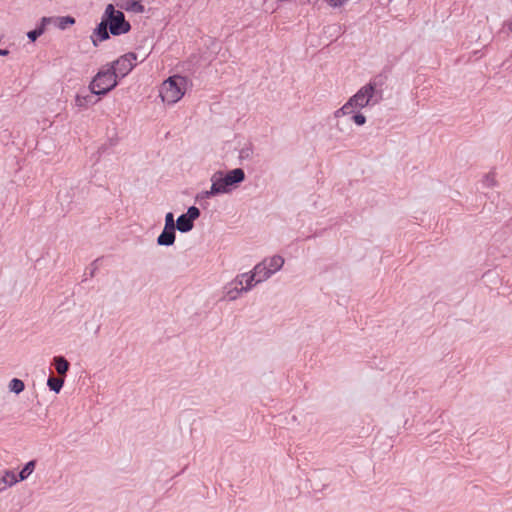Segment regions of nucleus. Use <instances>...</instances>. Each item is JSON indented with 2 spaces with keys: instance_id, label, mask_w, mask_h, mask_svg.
I'll use <instances>...</instances> for the list:
<instances>
[{
  "instance_id": "nucleus-1",
  "label": "nucleus",
  "mask_w": 512,
  "mask_h": 512,
  "mask_svg": "<svg viewBox=\"0 0 512 512\" xmlns=\"http://www.w3.org/2000/svg\"><path fill=\"white\" fill-rule=\"evenodd\" d=\"M245 180V172L241 168L230 170L225 175L222 171H217L211 176V183L218 195L230 193L234 186Z\"/></svg>"
},
{
  "instance_id": "nucleus-29",
  "label": "nucleus",
  "mask_w": 512,
  "mask_h": 512,
  "mask_svg": "<svg viewBox=\"0 0 512 512\" xmlns=\"http://www.w3.org/2000/svg\"><path fill=\"white\" fill-rule=\"evenodd\" d=\"M347 0H329V4L332 7L342 6Z\"/></svg>"
},
{
  "instance_id": "nucleus-7",
  "label": "nucleus",
  "mask_w": 512,
  "mask_h": 512,
  "mask_svg": "<svg viewBox=\"0 0 512 512\" xmlns=\"http://www.w3.org/2000/svg\"><path fill=\"white\" fill-rule=\"evenodd\" d=\"M200 216V210L191 206L185 214H181L176 220V229L182 233L191 231L194 227V221Z\"/></svg>"
},
{
  "instance_id": "nucleus-14",
  "label": "nucleus",
  "mask_w": 512,
  "mask_h": 512,
  "mask_svg": "<svg viewBox=\"0 0 512 512\" xmlns=\"http://www.w3.org/2000/svg\"><path fill=\"white\" fill-rule=\"evenodd\" d=\"M19 482L16 474L13 471L6 470L2 477H0V491L6 490L8 487L13 486Z\"/></svg>"
},
{
  "instance_id": "nucleus-12",
  "label": "nucleus",
  "mask_w": 512,
  "mask_h": 512,
  "mask_svg": "<svg viewBox=\"0 0 512 512\" xmlns=\"http://www.w3.org/2000/svg\"><path fill=\"white\" fill-rule=\"evenodd\" d=\"M96 94L91 91L86 94H77L75 97V105L79 108L85 109L91 105H94L98 102V99L95 98Z\"/></svg>"
},
{
  "instance_id": "nucleus-26",
  "label": "nucleus",
  "mask_w": 512,
  "mask_h": 512,
  "mask_svg": "<svg viewBox=\"0 0 512 512\" xmlns=\"http://www.w3.org/2000/svg\"><path fill=\"white\" fill-rule=\"evenodd\" d=\"M164 227L168 228H176V222L174 220V215L172 212H168L165 216V225Z\"/></svg>"
},
{
  "instance_id": "nucleus-27",
  "label": "nucleus",
  "mask_w": 512,
  "mask_h": 512,
  "mask_svg": "<svg viewBox=\"0 0 512 512\" xmlns=\"http://www.w3.org/2000/svg\"><path fill=\"white\" fill-rule=\"evenodd\" d=\"M483 184L486 187H494L496 185L495 177L492 174H487L483 179Z\"/></svg>"
},
{
  "instance_id": "nucleus-3",
  "label": "nucleus",
  "mask_w": 512,
  "mask_h": 512,
  "mask_svg": "<svg viewBox=\"0 0 512 512\" xmlns=\"http://www.w3.org/2000/svg\"><path fill=\"white\" fill-rule=\"evenodd\" d=\"M117 86V77L107 65L104 69L98 71L89 84V90L96 95H105Z\"/></svg>"
},
{
  "instance_id": "nucleus-5",
  "label": "nucleus",
  "mask_w": 512,
  "mask_h": 512,
  "mask_svg": "<svg viewBox=\"0 0 512 512\" xmlns=\"http://www.w3.org/2000/svg\"><path fill=\"white\" fill-rule=\"evenodd\" d=\"M103 18L107 21L110 33L114 36L125 34L131 29V25L126 21L124 13L116 10L112 4L107 5Z\"/></svg>"
},
{
  "instance_id": "nucleus-23",
  "label": "nucleus",
  "mask_w": 512,
  "mask_h": 512,
  "mask_svg": "<svg viewBox=\"0 0 512 512\" xmlns=\"http://www.w3.org/2000/svg\"><path fill=\"white\" fill-rule=\"evenodd\" d=\"M214 189L215 188H214L213 184H211V187H210L209 190L202 191V192H200V193H198L196 195V201H201L203 199H209V198H212L214 196H217L218 193Z\"/></svg>"
},
{
  "instance_id": "nucleus-2",
  "label": "nucleus",
  "mask_w": 512,
  "mask_h": 512,
  "mask_svg": "<svg viewBox=\"0 0 512 512\" xmlns=\"http://www.w3.org/2000/svg\"><path fill=\"white\" fill-rule=\"evenodd\" d=\"M186 79L179 75H174L165 80L160 87V97L167 104H175L185 93Z\"/></svg>"
},
{
  "instance_id": "nucleus-18",
  "label": "nucleus",
  "mask_w": 512,
  "mask_h": 512,
  "mask_svg": "<svg viewBox=\"0 0 512 512\" xmlns=\"http://www.w3.org/2000/svg\"><path fill=\"white\" fill-rule=\"evenodd\" d=\"M226 289V298L230 301L236 300L239 295L244 292L241 290V285L233 284L231 282L225 287Z\"/></svg>"
},
{
  "instance_id": "nucleus-13",
  "label": "nucleus",
  "mask_w": 512,
  "mask_h": 512,
  "mask_svg": "<svg viewBox=\"0 0 512 512\" xmlns=\"http://www.w3.org/2000/svg\"><path fill=\"white\" fill-rule=\"evenodd\" d=\"M51 23V18L43 17L40 21L39 26L36 29L31 30L27 33V37L29 38V40L32 42L36 41L37 38L45 32L46 26Z\"/></svg>"
},
{
  "instance_id": "nucleus-31",
  "label": "nucleus",
  "mask_w": 512,
  "mask_h": 512,
  "mask_svg": "<svg viewBox=\"0 0 512 512\" xmlns=\"http://www.w3.org/2000/svg\"><path fill=\"white\" fill-rule=\"evenodd\" d=\"M508 30L512 33V19L507 23Z\"/></svg>"
},
{
  "instance_id": "nucleus-10",
  "label": "nucleus",
  "mask_w": 512,
  "mask_h": 512,
  "mask_svg": "<svg viewBox=\"0 0 512 512\" xmlns=\"http://www.w3.org/2000/svg\"><path fill=\"white\" fill-rule=\"evenodd\" d=\"M108 24L107 21H105L104 18H102V21L98 24V26L94 29V32L91 36V40L93 45L96 47L98 46L99 41H105L109 39V32H108Z\"/></svg>"
},
{
  "instance_id": "nucleus-16",
  "label": "nucleus",
  "mask_w": 512,
  "mask_h": 512,
  "mask_svg": "<svg viewBox=\"0 0 512 512\" xmlns=\"http://www.w3.org/2000/svg\"><path fill=\"white\" fill-rule=\"evenodd\" d=\"M53 364L60 376H65L70 367V363L63 356L54 357Z\"/></svg>"
},
{
  "instance_id": "nucleus-8",
  "label": "nucleus",
  "mask_w": 512,
  "mask_h": 512,
  "mask_svg": "<svg viewBox=\"0 0 512 512\" xmlns=\"http://www.w3.org/2000/svg\"><path fill=\"white\" fill-rule=\"evenodd\" d=\"M267 263L268 270L260 278H257L256 283H261L270 278L274 273L279 271L284 265V258L280 255H274L263 260Z\"/></svg>"
},
{
  "instance_id": "nucleus-21",
  "label": "nucleus",
  "mask_w": 512,
  "mask_h": 512,
  "mask_svg": "<svg viewBox=\"0 0 512 512\" xmlns=\"http://www.w3.org/2000/svg\"><path fill=\"white\" fill-rule=\"evenodd\" d=\"M358 108L354 107V105H349V100L339 109L334 112L335 118H340L345 115H349L355 112Z\"/></svg>"
},
{
  "instance_id": "nucleus-15",
  "label": "nucleus",
  "mask_w": 512,
  "mask_h": 512,
  "mask_svg": "<svg viewBox=\"0 0 512 512\" xmlns=\"http://www.w3.org/2000/svg\"><path fill=\"white\" fill-rule=\"evenodd\" d=\"M123 4L121 7L126 11H131L134 13H143L145 11L144 5H142L141 0H122Z\"/></svg>"
},
{
  "instance_id": "nucleus-25",
  "label": "nucleus",
  "mask_w": 512,
  "mask_h": 512,
  "mask_svg": "<svg viewBox=\"0 0 512 512\" xmlns=\"http://www.w3.org/2000/svg\"><path fill=\"white\" fill-rule=\"evenodd\" d=\"M253 155V149L250 146L243 147L239 152V158L241 160L250 159Z\"/></svg>"
},
{
  "instance_id": "nucleus-30",
  "label": "nucleus",
  "mask_w": 512,
  "mask_h": 512,
  "mask_svg": "<svg viewBox=\"0 0 512 512\" xmlns=\"http://www.w3.org/2000/svg\"><path fill=\"white\" fill-rule=\"evenodd\" d=\"M9 54V51L6 50V49H0V56H5V55H8Z\"/></svg>"
},
{
  "instance_id": "nucleus-6",
  "label": "nucleus",
  "mask_w": 512,
  "mask_h": 512,
  "mask_svg": "<svg viewBox=\"0 0 512 512\" xmlns=\"http://www.w3.org/2000/svg\"><path fill=\"white\" fill-rule=\"evenodd\" d=\"M137 55L133 52H129L118 58L109 68L115 73L116 77H125L134 67Z\"/></svg>"
},
{
  "instance_id": "nucleus-17",
  "label": "nucleus",
  "mask_w": 512,
  "mask_h": 512,
  "mask_svg": "<svg viewBox=\"0 0 512 512\" xmlns=\"http://www.w3.org/2000/svg\"><path fill=\"white\" fill-rule=\"evenodd\" d=\"M50 18L52 19V23L55 24L61 30H65L69 25H73L75 23V19L71 16Z\"/></svg>"
},
{
  "instance_id": "nucleus-19",
  "label": "nucleus",
  "mask_w": 512,
  "mask_h": 512,
  "mask_svg": "<svg viewBox=\"0 0 512 512\" xmlns=\"http://www.w3.org/2000/svg\"><path fill=\"white\" fill-rule=\"evenodd\" d=\"M36 467V461L31 460L26 463V465L23 467V469L19 472L17 478L19 481L26 480L34 471Z\"/></svg>"
},
{
  "instance_id": "nucleus-24",
  "label": "nucleus",
  "mask_w": 512,
  "mask_h": 512,
  "mask_svg": "<svg viewBox=\"0 0 512 512\" xmlns=\"http://www.w3.org/2000/svg\"><path fill=\"white\" fill-rule=\"evenodd\" d=\"M266 270H268L267 263L261 261L255 265L252 272L256 275L257 278H260L263 274H265Z\"/></svg>"
},
{
  "instance_id": "nucleus-22",
  "label": "nucleus",
  "mask_w": 512,
  "mask_h": 512,
  "mask_svg": "<svg viewBox=\"0 0 512 512\" xmlns=\"http://www.w3.org/2000/svg\"><path fill=\"white\" fill-rule=\"evenodd\" d=\"M9 390L15 394H20L25 389V384L22 380L18 378H13L9 382Z\"/></svg>"
},
{
  "instance_id": "nucleus-11",
  "label": "nucleus",
  "mask_w": 512,
  "mask_h": 512,
  "mask_svg": "<svg viewBox=\"0 0 512 512\" xmlns=\"http://www.w3.org/2000/svg\"><path fill=\"white\" fill-rule=\"evenodd\" d=\"M176 228L164 227L163 231L157 237V244L159 246H172L176 239Z\"/></svg>"
},
{
  "instance_id": "nucleus-28",
  "label": "nucleus",
  "mask_w": 512,
  "mask_h": 512,
  "mask_svg": "<svg viewBox=\"0 0 512 512\" xmlns=\"http://www.w3.org/2000/svg\"><path fill=\"white\" fill-rule=\"evenodd\" d=\"M352 119L358 126H362L366 123V117L362 113L354 114Z\"/></svg>"
},
{
  "instance_id": "nucleus-4",
  "label": "nucleus",
  "mask_w": 512,
  "mask_h": 512,
  "mask_svg": "<svg viewBox=\"0 0 512 512\" xmlns=\"http://www.w3.org/2000/svg\"><path fill=\"white\" fill-rule=\"evenodd\" d=\"M376 82L370 81L368 84L363 86L349 99V105L361 109L370 104H377L382 99L381 91L376 90Z\"/></svg>"
},
{
  "instance_id": "nucleus-20",
  "label": "nucleus",
  "mask_w": 512,
  "mask_h": 512,
  "mask_svg": "<svg viewBox=\"0 0 512 512\" xmlns=\"http://www.w3.org/2000/svg\"><path fill=\"white\" fill-rule=\"evenodd\" d=\"M47 385L52 391L59 393L64 385V378L51 376L47 380Z\"/></svg>"
},
{
  "instance_id": "nucleus-9",
  "label": "nucleus",
  "mask_w": 512,
  "mask_h": 512,
  "mask_svg": "<svg viewBox=\"0 0 512 512\" xmlns=\"http://www.w3.org/2000/svg\"><path fill=\"white\" fill-rule=\"evenodd\" d=\"M257 277L256 275L251 271L250 273H242L235 277L234 280L231 281V285L237 284L241 285V290L244 292L250 291L256 283Z\"/></svg>"
}]
</instances>
